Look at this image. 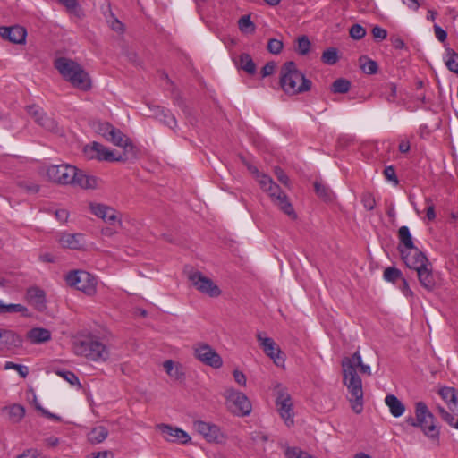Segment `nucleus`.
Wrapping results in <instances>:
<instances>
[{
  "mask_svg": "<svg viewBox=\"0 0 458 458\" xmlns=\"http://www.w3.org/2000/svg\"><path fill=\"white\" fill-rule=\"evenodd\" d=\"M341 365L343 369V384L347 387L351 394L349 399L351 407L356 414H360L363 411V390L361 378L357 374V368H360L361 374L370 376V367L363 364L359 351L355 352L351 357H344L342 360Z\"/></svg>",
  "mask_w": 458,
  "mask_h": 458,
  "instance_id": "obj_1",
  "label": "nucleus"
},
{
  "mask_svg": "<svg viewBox=\"0 0 458 458\" xmlns=\"http://www.w3.org/2000/svg\"><path fill=\"white\" fill-rule=\"evenodd\" d=\"M279 84L283 91L289 96L310 91L312 87V81L305 77L293 61L285 62L282 65Z\"/></svg>",
  "mask_w": 458,
  "mask_h": 458,
  "instance_id": "obj_2",
  "label": "nucleus"
},
{
  "mask_svg": "<svg viewBox=\"0 0 458 458\" xmlns=\"http://www.w3.org/2000/svg\"><path fill=\"white\" fill-rule=\"evenodd\" d=\"M247 168L249 172L255 176L261 189L269 195L273 203L284 214L295 218L296 215L293 207L289 201L286 193L281 190L280 186L277 185L270 176L260 173L255 165H248Z\"/></svg>",
  "mask_w": 458,
  "mask_h": 458,
  "instance_id": "obj_3",
  "label": "nucleus"
},
{
  "mask_svg": "<svg viewBox=\"0 0 458 458\" xmlns=\"http://www.w3.org/2000/svg\"><path fill=\"white\" fill-rule=\"evenodd\" d=\"M54 67L73 88L82 91L91 89L89 73L77 62L66 57H58L54 61Z\"/></svg>",
  "mask_w": 458,
  "mask_h": 458,
  "instance_id": "obj_4",
  "label": "nucleus"
},
{
  "mask_svg": "<svg viewBox=\"0 0 458 458\" xmlns=\"http://www.w3.org/2000/svg\"><path fill=\"white\" fill-rule=\"evenodd\" d=\"M73 352L75 354L84 356L93 361H105L109 357V352L106 344L93 335L75 340L73 342Z\"/></svg>",
  "mask_w": 458,
  "mask_h": 458,
  "instance_id": "obj_5",
  "label": "nucleus"
},
{
  "mask_svg": "<svg viewBox=\"0 0 458 458\" xmlns=\"http://www.w3.org/2000/svg\"><path fill=\"white\" fill-rule=\"evenodd\" d=\"M415 418L411 416L406 418L405 422L410 426L420 428L428 437L438 439L439 430L434 424L435 417L424 402L415 403Z\"/></svg>",
  "mask_w": 458,
  "mask_h": 458,
  "instance_id": "obj_6",
  "label": "nucleus"
},
{
  "mask_svg": "<svg viewBox=\"0 0 458 458\" xmlns=\"http://www.w3.org/2000/svg\"><path fill=\"white\" fill-rule=\"evenodd\" d=\"M89 208L93 215L101 218L110 225H118L121 227L135 226L134 223H132L128 216H123L117 210L109 206L102 203L90 202Z\"/></svg>",
  "mask_w": 458,
  "mask_h": 458,
  "instance_id": "obj_7",
  "label": "nucleus"
},
{
  "mask_svg": "<svg viewBox=\"0 0 458 458\" xmlns=\"http://www.w3.org/2000/svg\"><path fill=\"white\" fill-rule=\"evenodd\" d=\"M89 208L93 215L101 218L110 225H118L121 227L135 226L134 223H132L128 216H123L117 210L109 206L102 203L90 202Z\"/></svg>",
  "mask_w": 458,
  "mask_h": 458,
  "instance_id": "obj_8",
  "label": "nucleus"
},
{
  "mask_svg": "<svg viewBox=\"0 0 458 458\" xmlns=\"http://www.w3.org/2000/svg\"><path fill=\"white\" fill-rule=\"evenodd\" d=\"M65 281L69 286L74 287L88 295H92L96 292V279L86 271H71L66 275Z\"/></svg>",
  "mask_w": 458,
  "mask_h": 458,
  "instance_id": "obj_9",
  "label": "nucleus"
},
{
  "mask_svg": "<svg viewBox=\"0 0 458 458\" xmlns=\"http://www.w3.org/2000/svg\"><path fill=\"white\" fill-rule=\"evenodd\" d=\"M76 168L71 165H53L47 167V178L58 184H72L76 175Z\"/></svg>",
  "mask_w": 458,
  "mask_h": 458,
  "instance_id": "obj_10",
  "label": "nucleus"
},
{
  "mask_svg": "<svg viewBox=\"0 0 458 458\" xmlns=\"http://www.w3.org/2000/svg\"><path fill=\"white\" fill-rule=\"evenodd\" d=\"M227 404L231 411L237 416L249 415L252 408L248 397L233 389L227 391Z\"/></svg>",
  "mask_w": 458,
  "mask_h": 458,
  "instance_id": "obj_11",
  "label": "nucleus"
},
{
  "mask_svg": "<svg viewBox=\"0 0 458 458\" xmlns=\"http://www.w3.org/2000/svg\"><path fill=\"white\" fill-rule=\"evenodd\" d=\"M194 356L203 364L214 369H219L223 365L221 356L208 344H197L194 346Z\"/></svg>",
  "mask_w": 458,
  "mask_h": 458,
  "instance_id": "obj_12",
  "label": "nucleus"
},
{
  "mask_svg": "<svg viewBox=\"0 0 458 458\" xmlns=\"http://www.w3.org/2000/svg\"><path fill=\"white\" fill-rule=\"evenodd\" d=\"M188 278L192 285L202 293L210 297H217L221 294L219 287L199 271L190 273Z\"/></svg>",
  "mask_w": 458,
  "mask_h": 458,
  "instance_id": "obj_13",
  "label": "nucleus"
},
{
  "mask_svg": "<svg viewBox=\"0 0 458 458\" xmlns=\"http://www.w3.org/2000/svg\"><path fill=\"white\" fill-rule=\"evenodd\" d=\"M85 154L90 158H96L99 161H124L128 157H123L122 155H116L115 151L110 150L98 142H92L84 148Z\"/></svg>",
  "mask_w": 458,
  "mask_h": 458,
  "instance_id": "obj_14",
  "label": "nucleus"
},
{
  "mask_svg": "<svg viewBox=\"0 0 458 458\" xmlns=\"http://www.w3.org/2000/svg\"><path fill=\"white\" fill-rule=\"evenodd\" d=\"M256 336L263 352L274 360V363L276 366L283 365L284 362V353L275 341L265 336L261 332H259Z\"/></svg>",
  "mask_w": 458,
  "mask_h": 458,
  "instance_id": "obj_15",
  "label": "nucleus"
},
{
  "mask_svg": "<svg viewBox=\"0 0 458 458\" xmlns=\"http://www.w3.org/2000/svg\"><path fill=\"white\" fill-rule=\"evenodd\" d=\"M197 431L209 443H223L225 436L221 432L220 428L215 424L198 420L194 422Z\"/></svg>",
  "mask_w": 458,
  "mask_h": 458,
  "instance_id": "obj_16",
  "label": "nucleus"
},
{
  "mask_svg": "<svg viewBox=\"0 0 458 458\" xmlns=\"http://www.w3.org/2000/svg\"><path fill=\"white\" fill-rule=\"evenodd\" d=\"M277 411L284 423L290 427L294 423L293 409L291 396L287 393L279 392L276 401Z\"/></svg>",
  "mask_w": 458,
  "mask_h": 458,
  "instance_id": "obj_17",
  "label": "nucleus"
},
{
  "mask_svg": "<svg viewBox=\"0 0 458 458\" xmlns=\"http://www.w3.org/2000/svg\"><path fill=\"white\" fill-rule=\"evenodd\" d=\"M23 338L10 329L0 328V351H15L22 347Z\"/></svg>",
  "mask_w": 458,
  "mask_h": 458,
  "instance_id": "obj_18",
  "label": "nucleus"
},
{
  "mask_svg": "<svg viewBox=\"0 0 458 458\" xmlns=\"http://www.w3.org/2000/svg\"><path fill=\"white\" fill-rule=\"evenodd\" d=\"M25 300L39 312H43L47 310L46 292L38 286L29 287L26 290Z\"/></svg>",
  "mask_w": 458,
  "mask_h": 458,
  "instance_id": "obj_19",
  "label": "nucleus"
},
{
  "mask_svg": "<svg viewBox=\"0 0 458 458\" xmlns=\"http://www.w3.org/2000/svg\"><path fill=\"white\" fill-rule=\"evenodd\" d=\"M0 36L3 39L13 44H23L26 41L27 30L20 25L1 26Z\"/></svg>",
  "mask_w": 458,
  "mask_h": 458,
  "instance_id": "obj_20",
  "label": "nucleus"
},
{
  "mask_svg": "<svg viewBox=\"0 0 458 458\" xmlns=\"http://www.w3.org/2000/svg\"><path fill=\"white\" fill-rule=\"evenodd\" d=\"M400 251L406 266L411 269H414L416 272L418 269H421L429 265L428 258L421 251H420L418 248L412 250L413 254H405L402 250H400Z\"/></svg>",
  "mask_w": 458,
  "mask_h": 458,
  "instance_id": "obj_21",
  "label": "nucleus"
},
{
  "mask_svg": "<svg viewBox=\"0 0 458 458\" xmlns=\"http://www.w3.org/2000/svg\"><path fill=\"white\" fill-rule=\"evenodd\" d=\"M115 146L121 147L124 149V155L129 154L131 157L135 156L134 146L131 140L123 133L119 129H112V132L107 140Z\"/></svg>",
  "mask_w": 458,
  "mask_h": 458,
  "instance_id": "obj_22",
  "label": "nucleus"
},
{
  "mask_svg": "<svg viewBox=\"0 0 458 458\" xmlns=\"http://www.w3.org/2000/svg\"><path fill=\"white\" fill-rule=\"evenodd\" d=\"M167 441H179L182 444H187L191 441L190 436L179 428H174L170 425L161 424L158 426Z\"/></svg>",
  "mask_w": 458,
  "mask_h": 458,
  "instance_id": "obj_23",
  "label": "nucleus"
},
{
  "mask_svg": "<svg viewBox=\"0 0 458 458\" xmlns=\"http://www.w3.org/2000/svg\"><path fill=\"white\" fill-rule=\"evenodd\" d=\"M59 242L64 248L72 250H80L85 243V236L81 233H63L59 238Z\"/></svg>",
  "mask_w": 458,
  "mask_h": 458,
  "instance_id": "obj_24",
  "label": "nucleus"
},
{
  "mask_svg": "<svg viewBox=\"0 0 458 458\" xmlns=\"http://www.w3.org/2000/svg\"><path fill=\"white\" fill-rule=\"evenodd\" d=\"M99 179L94 175L85 174L83 171L76 168V175L72 185H78L82 189H97Z\"/></svg>",
  "mask_w": 458,
  "mask_h": 458,
  "instance_id": "obj_25",
  "label": "nucleus"
},
{
  "mask_svg": "<svg viewBox=\"0 0 458 458\" xmlns=\"http://www.w3.org/2000/svg\"><path fill=\"white\" fill-rule=\"evenodd\" d=\"M26 337L31 344H43L51 340V332L47 328L34 327L27 332Z\"/></svg>",
  "mask_w": 458,
  "mask_h": 458,
  "instance_id": "obj_26",
  "label": "nucleus"
},
{
  "mask_svg": "<svg viewBox=\"0 0 458 458\" xmlns=\"http://www.w3.org/2000/svg\"><path fill=\"white\" fill-rule=\"evenodd\" d=\"M154 111V116L157 120L163 123L172 130H174L177 126V122L174 115L167 108L162 106H156Z\"/></svg>",
  "mask_w": 458,
  "mask_h": 458,
  "instance_id": "obj_27",
  "label": "nucleus"
},
{
  "mask_svg": "<svg viewBox=\"0 0 458 458\" xmlns=\"http://www.w3.org/2000/svg\"><path fill=\"white\" fill-rule=\"evenodd\" d=\"M417 276L421 286L425 289L432 291L435 288L436 280L431 268H428V266L421 269H418Z\"/></svg>",
  "mask_w": 458,
  "mask_h": 458,
  "instance_id": "obj_28",
  "label": "nucleus"
},
{
  "mask_svg": "<svg viewBox=\"0 0 458 458\" xmlns=\"http://www.w3.org/2000/svg\"><path fill=\"white\" fill-rule=\"evenodd\" d=\"M385 403L388 406L391 414L395 418L402 416L405 411L404 404L394 394H387Z\"/></svg>",
  "mask_w": 458,
  "mask_h": 458,
  "instance_id": "obj_29",
  "label": "nucleus"
},
{
  "mask_svg": "<svg viewBox=\"0 0 458 458\" xmlns=\"http://www.w3.org/2000/svg\"><path fill=\"white\" fill-rule=\"evenodd\" d=\"M7 313H21L23 317L29 318L30 314L27 307L21 304H4L2 300H0V314H7Z\"/></svg>",
  "mask_w": 458,
  "mask_h": 458,
  "instance_id": "obj_30",
  "label": "nucleus"
},
{
  "mask_svg": "<svg viewBox=\"0 0 458 458\" xmlns=\"http://www.w3.org/2000/svg\"><path fill=\"white\" fill-rule=\"evenodd\" d=\"M238 66H239V68L242 69L249 74L253 75L256 73V70H257L256 64H255L254 61L252 60L250 55H249L247 53H242L240 55L239 61H238Z\"/></svg>",
  "mask_w": 458,
  "mask_h": 458,
  "instance_id": "obj_31",
  "label": "nucleus"
},
{
  "mask_svg": "<svg viewBox=\"0 0 458 458\" xmlns=\"http://www.w3.org/2000/svg\"><path fill=\"white\" fill-rule=\"evenodd\" d=\"M108 436V430L104 426L93 428L88 435L89 442L98 444L103 442Z\"/></svg>",
  "mask_w": 458,
  "mask_h": 458,
  "instance_id": "obj_32",
  "label": "nucleus"
},
{
  "mask_svg": "<svg viewBox=\"0 0 458 458\" xmlns=\"http://www.w3.org/2000/svg\"><path fill=\"white\" fill-rule=\"evenodd\" d=\"M439 395L447 403L448 407L453 405L458 399V391L454 387L444 386L438 391Z\"/></svg>",
  "mask_w": 458,
  "mask_h": 458,
  "instance_id": "obj_33",
  "label": "nucleus"
},
{
  "mask_svg": "<svg viewBox=\"0 0 458 458\" xmlns=\"http://www.w3.org/2000/svg\"><path fill=\"white\" fill-rule=\"evenodd\" d=\"M314 190L316 194L324 201H331L333 199V191L323 182L316 181L314 182Z\"/></svg>",
  "mask_w": 458,
  "mask_h": 458,
  "instance_id": "obj_34",
  "label": "nucleus"
},
{
  "mask_svg": "<svg viewBox=\"0 0 458 458\" xmlns=\"http://www.w3.org/2000/svg\"><path fill=\"white\" fill-rule=\"evenodd\" d=\"M351 89V81L344 78L336 79L331 85V91L335 94L347 93Z\"/></svg>",
  "mask_w": 458,
  "mask_h": 458,
  "instance_id": "obj_35",
  "label": "nucleus"
},
{
  "mask_svg": "<svg viewBox=\"0 0 458 458\" xmlns=\"http://www.w3.org/2000/svg\"><path fill=\"white\" fill-rule=\"evenodd\" d=\"M4 409H7L4 407ZM10 420L14 422H20L25 416V408L21 404L14 403L8 407Z\"/></svg>",
  "mask_w": 458,
  "mask_h": 458,
  "instance_id": "obj_36",
  "label": "nucleus"
},
{
  "mask_svg": "<svg viewBox=\"0 0 458 458\" xmlns=\"http://www.w3.org/2000/svg\"><path fill=\"white\" fill-rule=\"evenodd\" d=\"M445 65L447 68L458 74V54L452 48H446Z\"/></svg>",
  "mask_w": 458,
  "mask_h": 458,
  "instance_id": "obj_37",
  "label": "nucleus"
},
{
  "mask_svg": "<svg viewBox=\"0 0 458 458\" xmlns=\"http://www.w3.org/2000/svg\"><path fill=\"white\" fill-rule=\"evenodd\" d=\"M338 60V50L335 47H329L322 53L321 61L325 64L334 65Z\"/></svg>",
  "mask_w": 458,
  "mask_h": 458,
  "instance_id": "obj_38",
  "label": "nucleus"
},
{
  "mask_svg": "<svg viewBox=\"0 0 458 458\" xmlns=\"http://www.w3.org/2000/svg\"><path fill=\"white\" fill-rule=\"evenodd\" d=\"M360 68L366 74L372 75L377 72L378 64L376 61L366 56L360 59Z\"/></svg>",
  "mask_w": 458,
  "mask_h": 458,
  "instance_id": "obj_39",
  "label": "nucleus"
},
{
  "mask_svg": "<svg viewBox=\"0 0 458 458\" xmlns=\"http://www.w3.org/2000/svg\"><path fill=\"white\" fill-rule=\"evenodd\" d=\"M382 94L389 103H394L396 100L397 87L393 82H387L382 87Z\"/></svg>",
  "mask_w": 458,
  "mask_h": 458,
  "instance_id": "obj_40",
  "label": "nucleus"
},
{
  "mask_svg": "<svg viewBox=\"0 0 458 458\" xmlns=\"http://www.w3.org/2000/svg\"><path fill=\"white\" fill-rule=\"evenodd\" d=\"M37 123L49 131H55L57 129V123L55 119L51 116H48L46 113L42 117H38Z\"/></svg>",
  "mask_w": 458,
  "mask_h": 458,
  "instance_id": "obj_41",
  "label": "nucleus"
},
{
  "mask_svg": "<svg viewBox=\"0 0 458 458\" xmlns=\"http://www.w3.org/2000/svg\"><path fill=\"white\" fill-rule=\"evenodd\" d=\"M284 454L286 458H315L313 455L302 451L299 447H287Z\"/></svg>",
  "mask_w": 458,
  "mask_h": 458,
  "instance_id": "obj_42",
  "label": "nucleus"
},
{
  "mask_svg": "<svg viewBox=\"0 0 458 458\" xmlns=\"http://www.w3.org/2000/svg\"><path fill=\"white\" fill-rule=\"evenodd\" d=\"M298 45L296 47V51L301 55H306L309 54L311 43L309 38L305 35H302L298 38Z\"/></svg>",
  "mask_w": 458,
  "mask_h": 458,
  "instance_id": "obj_43",
  "label": "nucleus"
},
{
  "mask_svg": "<svg viewBox=\"0 0 458 458\" xmlns=\"http://www.w3.org/2000/svg\"><path fill=\"white\" fill-rule=\"evenodd\" d=\"M164 369L169 376L176 379H180L183 376V373L180 370V368H174V362L171 360H165L164 362Z\"/></svg>",
  "mask_w": 458,
  "mask_h": 458,
  "instance_id": "obj_44",
  "label": "nucleus"
},
{
  "mask_svg": "<svg viewBox=\"0 0 458 458\" xmlns=\"http://www.w3.org/2000/svg\"><path fill=\"white\" fill-rule=\"evenodd\" d=\"M360 201L366 210L371 211L376 207V199L370 191H365L361 194Z\"/></svg>",
  "mask_w": 458,
  "mask_h": 458,
  "instance_id": "obj_45",
  "label": "nucleus"
},
{
  "mask_svg": "<svg viewBox=\"0 0 458 458\" xmlns=\"http://www.w3.org/2000/svg\"><path fill=\"white\" fill-rule=\"evenodd\" d=\"M239 29L242 32H254L255 24L251 21L250 15H243L238 21Z\"/></svg>",
  "mask_w": 458,
  "mask_h": 458,
  "instance_id": "obj_46",
  "label": "nucleus"
},
{
  "mask_svg": "<svg viewBox=\"0 0 458 458\" xmlns=\"http://www.w3.org/2000/svg\"><path fill=\"white\" fill-rule=\"evenodd\" d=\"M383 276L386 281L394 283L402 278V272L394 267H389L385 269Z\"/></svg>",
  "mask_w": 458,
  "mask_h": 458,
  "instance_id": "obj_47",
  "label": "nucleus"
},
{
  "mask_svg": "<svg viewBox=\"0 0 458 458\" xmlns=\"http://www.w3.org/2000/svg\"><path fill=\"white\" fill-rule=\"evenodd\" d=\"M4 369H14L18 372L21 377L25 378L29 374V369L27 366L17 364L12 361H6L4 364Z\"/></svg>",
  "mask_w": 458,
  "mask_h": 458,
  "instance_id": "obj_48",
  "label": "nucleus"
},
{
  "mask_svg": "<svg viewBox=\"0 0 458 458\" xmlns=\"http://www.w3.org/2000/svg\"><path fill=\"white\" fill-rule=\"evenodd\" d=\"M401 243L408 250H412L417 249L412 242V237L410 231H398Z\"/></svg>",
  "mask_w": 458,
  "mask_h": 458,
  "instance_id": "obj_49",
  "label": "nucleus"
},
{
  "mask_svg": "<svg viewBox=\"0 0 458 458\" xmlns=\"http://www.w3.org/2000/svg\"><path fill=\"white\" fill-rule=\"evenodd\" d=\"M56 373L71 385L81 386L78 377L73 372L69 370H58Z\"/></svg>",
  "mask_w": 458,
  "mask_h": 458,
  "instance_id": "obj_50",
  "label": "nucleus"
},
{
  "mask_svg": "<svg viewBox=\"0 0 458 458\" xmlns=\"http://www.w3.org/2000/svg\"><path fill=\"white\" fill-rule=\"evenodd\" d=\"M350 37L359 40L365 37L366 30L360 24H353L349 30Z\"/></svg>",
  "mask_w": 458,
  "mask_h": 458,
  "instance_id": "obj_51",
  "label": "nucleus"
},
{
  "mask_svg": "<svg viewBox=\"0 0 458 458\" xmlns=\"http://www.w3.org/2000/svg\"><path fill=\"white\" fill-rule=\"evenodd\" d=\"M283 42L276 38H270L267 42V50L269 53L278 55L283 49Z\"/></svg>",
  "mask_w": 458,
  "mask_h": 458,
  "instance_id": "obj_52",
  "label": "nucleus"
},
{
  "mask_svg": "<svg viewBox=\"0 0 458 458\" xmlns=\"http://www.w3.org/2000/svg\"><path fill=\"white\" fill-rule=\"evenodd\" d=\"M114 126L109 123H99V125L98 127V131L100 135H102L107 140L112 132V129H114Z\"/></svg>",
  "mask_w": 458,
  "mask_h": 458,
  "instance_id": "obj_53",
  "label": "nucleus"
},
{
  "mask_svg": "<svg viewBox=\"0 0 458 458\" xmlns=\"http://www.w3.org/2000/svg\"><path fill=\"white\" fill-rule=\"evenodd\" d=\"M274 173H275V175L276 176L277 180L282 184L289 187V184H290L289 177L287 176V174L284 173V171L281 167L276 166L274 168Z\"/></svg>",
  "mask_w": 458,
  "mask_h": 458,
  "instance_id": "obj_54",
  "label": "nucleus"
},
{
  "mask_svg": "<svg viewBox=\"0 0 458 458\" xmlns=\"http://www.w3.org/2000/svg\"><path fill=\"white\" fill-rule=\"evenodd\" d=\"M372 36L375 40L377 41H382L386 38L387 37V31L386 30L376 25L372 28L371 30Z\"/></svg>",
  "mask_w": 458,
  "mask_h": 458,
  "instance_id": "obj_55",
  "label": "nucleus"
},
{
  "mask_svg": "<svg viewBox=\"0 0 458 458\" xmlns=\"http://www.w3.org/2000/svg\"><path fill=\"white\" fill-rule=\"evenodd\" d=\"M383 174L386 180L393 182L395 184L398 183V178L395 174V169L393 165L386 166L383 171Z\"/></svg>",
  "mask_w": 458,
  "mask_h": 458,
  "instance_id": "obj_56",
  "label": "nucleus"
},
{
  "mask_svg": "<svg viewBox=\"0 0 458 458\" xmlns=\"http://www.w3.org/2000/svg\"><path fill=\"white\" fill-rule=\"evenodd\" d=\"M28 113L35 119L36 123L38 121V117H42L45 114L42 108L35 105L28 106Z\"/></svg>",
  "mask_w": 458,
  "mask_h": 458,
  "instance_id": "obj_57",
  "label": "nucleus"
},
{
  "mask_svg": "<svg viewBox=\"0 0 458 458\" xmlns=\"http://www.w3.org/2000/svg\"><path fill=\"white\" fill-rule=\"evenodd\" d=\"M276 64L273 61L267 62L261 69L262 78L272 75L275 72Z\"/></svg>",
  "mask_w": 458,
  "mask_h": 458,
  "instance_id": "obj_58",
  "label": "nucleus"
},
{
  "mask_svg": "<svg viewBox=\"0 0 458 458\" xmlns=\"http://www.w3.org/2000/svg\"><path fill=\"white\" fill-rule=\"evenodd\" d=\"M434 31H435V36L436 38L440 41V42H445L447 38V32L442 29L440 26H438L437 24H435L434 25Z\"/></svg>",
  "mask_w": 458,
  "mask_h": 458,
  "instance_id": "obj_59",
  "label": "nucleus"
},
{
  "mask_svg": "<svg viewBox=\"0 0 458 458\" xmlns=\"http://www.w3.org/2000/svg\"><path fill=\"white\" fill-rule=\"evenodd\" d=\"M233 377H234V380L240 385V386H246V377L245 375L238 370V369H235L233 370Z\"/></svg>",
  "mask_w": 458,
  "mask_h": 458,
  "instance_id": "obj_60",
  "label": "nucleus"
},
{
  "mask_svg": "<svg viewBox=\"0 0 458 458\" xmlns=\"http://www.w3.org/2000/svg\"><path fill=\"white\" fill-rule=\"evenodd\" d=\"M430 200L427 199V207H426V216L428 220H434L436 217L435 207L432 203H429Z\"/></svg>",
  "mask_w": 458,
  "mask_h": 458,
  "instance_id": "obj_61",
  "label": "nucleus"
},
{
  "mask_svg": "<svg viewBox=\"0 0 458 458\" xmlns=\"http://www.w3.org/2000/svg\"><path fill=\"white\" fill-rule=\"evenodd\" d=\"M423 1L424 0H403V4H407V6L413 11H417L422 4Z\"/></svg>",
  "mask_w": 458,
  "mask_h": 458,
  "instance_id": "obj_62",
  "label": "nucleus"
},
{
  "mask_svg": "<svg viewBox=\"0 0 458 458\" xmlns=\"http://www.w3.org/2000/svg\"><path fill=\"white\" fill-rule=\"evenodd\" d=\"M69 216V213L65 209H59L55 211V217L60 222H66Z\"/></svg>",
  "mask_w": 458,
  "mask_h": 458,
  "instance_id": "obj_63",
  "label": "nucleus"
},
{
  "mask_svg": "<svg viewBox=\"0 0 458 458\" xmlns=\"http://www.w3.org/2000/svg\"><path fill=\"white\" fill-rule=\"evenodd\" d=\"M391 41H392V44H393L394 47L396 48V49H403V48L405 47L404 41L401 38H399V37L393 38L391 39Z\"/></svg>",
  "mask_w": 458,
  "mask_h": 458,
  "instance_id": "obj_64",
  "label": "nucleus"
}]
</instances>
